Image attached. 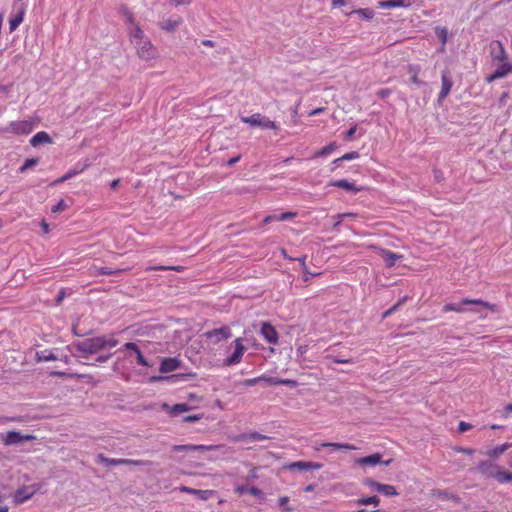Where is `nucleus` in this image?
<instances>
[{"instance_id":"f257e3e1","label":"nucleus","mask_w":512,"mask_h":512,"mask_svg":"<svg viewBox=\"0 0 512 512\" xmlns=\"http://www.w3.org/2000/svg\"><path fill=\"white\" fill-rule=\"evenodd\" d=\"M119 11L124 18L130 41L135 46L138 56L143 60L155 58L156 49L136 23L132 12L124 5L120 7Z\"/></svg>"},{"instance_id":"f03ea898","label":"nucleus","mask_w":512,"mask_h":512,"mask_svg":"<svg viewBox=\"0 0 512 512\" xmlns=\"http://www.w3.org/2000/svg\"><path fill=\"white\" fill-rule=\"evenodd\" d=\"M67 349L69 351H73V349H75L84 355L95 354L98 351L103 350V336H97L85 339L83 341L73 342L67 346Z\"/></svg>"},{"instance_id":"7ed1b4c3","label":"nucleus","mask_w":512,"mask_h":512,"mask_svg":"<svg viewBox=\"0 0 512 512\" xmlns=\"http://www.w3.org/2000/svg\"><path fill=\"white\" fill-rule=\"evenodd\" d=\"M35 128L32 120L11 121L6 126L0 128L2 134L28 135Z\"/></svg>"},{"instance_id":"20e7f679","label":"nucleus","mask_w":512,"mask_h":512,"mask_svg":"<svg viewBox=\"0 0 512 512\" xmlns=\"http://www.w3.org/2000/svg\"><path fill=\"white\" fill-rule=\"evenodd\" d=\"M464 305H475V306H481V307H484L486 309H489V310H492L494 311L496 306L494 304H491L489 302H486L482 299H469V298H464L460 304H455V303H447L444 305L443 307V312H450V311H454V312H457V313H463L466 311V309L463 307Z\"/></svg>"},{"instance_id":"39448f33","label":"nucleus","mask_w":512,"mask_h":512,"mask_svg":"<svg viewBox=\"0 0 512 512\" xmlns=\"http://www.w3.org/2000/svg\"><path fill=\"white\" fill-rule=\"evenodd\" d=\"M241 121L243 123L249 124L250 126L261 127L267 130L279 129V125L275 121L270 120L260 113H254L250 116H243L241 117Z\"/></svg>"},{"instance_id":"423d86ee","label":"nucleus","mask_w":512,"mask_h":512,"mask_svg":"<svg viewBox=\"0 0 512 512\" xmlns=\"http://www.w3.org/2000/svg\"><path fill=\"white\" fill-rule=\"evenodd\" d=\"M258 383H265L269 386H277V385H286V386H294L296 383L290 379H281L278 377H271L266 375H261L259 377L246 379L243 381V385L247 387L254 386Z\"/></svg>"},{"instance_id":"0eeeda50","label":"nucleus","mask_w":512,"mask_h":512,"mask_svg":"<svg viewBox=\"0 0 512 512\" xmlns=\"http://www.w3.org/2000/svg\"><path fill=\"white\" fill-rule=\"evenodd\" d=\"M35 439L36 437L32 434H22L16 430L0 433V440L5 446L18 445L22 442L32 441Z\"/></svg>"},{"instance_id":"6e6552de","label":"nucleus","mask_w":512,"mask_h":512,"mask_svg":"<svg viewBox=\"0 0 512 512\" xmlns=\"http://www.w3.org/2000/svg\"><path fill=\"white\" fill-rule=\"evenodd\" d=\"M234 351L228 357H226L223 361V365L226 367L234 366L239 364L242 361L243 355L246 352L247 348L243 344L242 338H236L233 341Z\"/></svg>"},{"instance_id":"1a4fd4ad","label":"nucleus","mask_w":512,"mask_h":512,"mask_svg":"<svg viewBox=\"0 0 512 512\" xmlns=\"http://www.w3.org/2000/svg\"><path fill=\"white\" fill-rule=\"evenodd\" d=\"M204 335L207 339L216 344L230 338L232 336V331L229 326H222L220 328L209 330Z\"/></svg>"},{"instance_id":"9d476101","label":"nucleus","mask_w":512,"mask_h":512,"mask_svg":"<svg viewBox=\"0 0 512 512\" xmlns=\"http://www.w3.org/2000/svg\"><path fill=\"white\" fill-rule=\"evenodd\" d=\"M222 447V445L182 444L172 446V450L174 452L214 451Z\"/></svg>"},{"instance_id":"9b49d317","label":"nucleus","mask_w":512,"mask_h":512,"mask_svg":"<svg viewBox=\"0 0 512 512\" xmlns=\"http://www.w3.org/2000/svg\"><path fill=\"white\" fill-rule=\"evenodd\" d=\"M365 485L370 487L372 490L381 493L385 496H395L397 495L396 488L389 484H382L373 479L365 480Z\"/></svg>"},{"instance_id":"f8f14e48","label":"nucleus","mask_w":512,"mask_h":512,"mask_svg":"<svg viewBox=\"0 0 512 512\" xmlns=\"http://www.w3.org/2000/svg\"><path fill=\"white\" fill-rule=\"evenodd\" d=\"M260 334L266 340L267 343L276 345L279 341V334L275 327L269 322H263L261 324Z\"/></svg>"},{"instance_id":"ddd939ff","label":"nucleus","mask_w":512,"mask_h":512,"mask_svg":"<svg viewBox=\"0 0 512 512\" xmlns=\"http://www.w3.org/2000/svg\"><path fill=\"white\" fill-rule=\"evenodd\" d=\"M477 470L484 476L497 480L500 467L491 461H482L478 464Z\"/></svg>"},{"instance_id":"4468645a","label":"nucleus","mask_w":512,"mask_h":512,"mask_svg":"<svg viewBox=\"0 0 512 512\" xmlns=\"http://www.w3.org/2000/svg\"><path fill=\"white\" fill-rule=\"evenodd\" d=\"M14 7L17 9V11L13 12L9 19V31L11 33L14 32L23 22L24 15L26 12V5L24 4H21L18 7L16 6V4H14Z\"/></svg>"},{"instance_id":"2eb2a0df","label":"nucleus","mask_w":512,"mask_h":512,"mask_svg":"<svg viewBox=\"0 0 512 512\" xmlns=\"http://www.w3.org/2000/svg\"><path fill=\"white\" fill-rule=\"evenodd\" d=\"M453 85L449 71L444 70L441 74V90L438 94V102L443 101L451 91Z\"/></svg>"},{"instance_id":"dca6fc26","label":"nucleus","mask_w":512,"mask_h":512,"mask_svg":"<svg viewBox=\"0 0 512 512\" xmlns=\"http://www.w3.org/2000/svg\"><path fill=\"white\" fill-rule=\"evenodd\" d=\"M35 489L33 486H24L17 489L13 495V501L15 504H22L25 501L29 500L34 494Z\"/></svg>"},{"instance_id":"f3484780","label":"nucleus","mask_w":512,"mask_h":512,"mask_svg":"<svg viewBox=\"0 0 512 512\" xmlns=\"http://www.w3.org/2000/svg\"><path fill=\"white\" fill-rule=\"evenodd\" d=\"M192 406L187 403H177L174 405L163 404V410L171 417H176L184 412L192 410Z\"/></svg>"},{"instance_id":"a211bd4d","label":"nucleus","mask_w":512,"mask_h":512,"mask_svg":"<svg viewBox=\"0 0 512 512\" xmlns=\"http://www.w3.org/2000/svg\"><path fill=\"white\" fill-rule=\"evenodd\" d=\"M391 459L383 462L384 465L388 466L391 463ZM356 463L361 466H376L382 463V456L380 453H375L366 457H362L356 460Z\"/></svg>"},{"instance_id":"6ab92c4d","label":"nucleus","mask_w":512,"mask_h":512,"mask_svg":"<svg viewBox=\"0 0 512 512\" xmlns=\"http://www.w3.org/2000/svg\"><path fill=\"white\" fill-rule=\"evenodd\" d=\"M490 54L494 60L503 62L507 60V54L503 44L500 41H493L490 44Z\"/></svg>"},{"instance_id":"aec40b11","label":"nucleus","mask_w":512,"mask_h":512,"mask_svg":"<svg viewBox=\"0 0 512 512\" xmlns=\"http://www.w3.org/2000/svg\"><path fill=\"white\" fill-rule=\"evenodd\" d=\"M322 467L323 465L321 463L310 461H297L287 465V469L289 470H319Z\"/></svg>"},{"instance_id":"412c9836","label":"nucleus","mask_w":512,"mask_h":512,"mask_svg":"<svg viewBox=\"0 0 512 512\" xmlns=\"http://www.w3.org/2000/svg\"><path fill=\"white\" fill-rule=\"evenodd\" d=\"M179 491L195 495L200 500H208L215 492L213 490H198L188 486L179 487Z\"/></svg>"},{"instance_id":"4be33fe9","label":"nucleus","mask_w":512,"mask_h":512,"mask_svg":"<svg viewBox=\"0 0 512 512\" xmlns=\"http://www.w3.org/2000/svg\"><path fill=\"white\" fill-rule=\"evenodd\" d=\"M122 349L133 351L136 355V360H137L138 365L143 366V367L150 366V364L148 363V361L143 356L142 352L140 351V349L138 348V346L135 343L127 342L122 346L121 350Z\"/></svg>"},{"instance_id":"5701e85b","label":"nucleus","mask_w":512,"mask_h":512,"mask_svg":"<svg viewBox=\"0 0 512 512\" xmlns=\"http://www.w3.org/2000/svg\"><path fill=\"white\" fill-rule=\"evenodd\" d=\"M180 364L181 362L177 358H163L160 363L159 371L161 373L173 372L180 367Z\"/></svg>"},{"instance_id":"b1692460","label":"nucleus","mask_w":512,"mask_h":512,"mask_svg":"<svg viewBox=\"0 0 512 512\" xmlns=\"http://www.w3.org/2000/svg\"><path fill=\"white\" fill-rule=\"evenodd\" d=\"M330 186L342 188L350 193H357L362 190L361 187L357 186L355 182H350L347 179H339L330 182Z\"/></svg>"},{"instance_id":"393cba45","label":"nucleus","mask_w":512,"mask_h":512,"mask_svg":"<svg viewBox=\"0 0 512 512\" xmlns=\"http://www.w3.org/2000/svg\"><path fill=\"white\" fill-rule=\"evenodd\" d=\"M413 4V0H384L379 2V7L384 9L408 8Z\"/></svg>"},{"instance_id":"a878e982","label":"nucleus","mask_w":512,"mask_h":512,"mask_svg":"<svg viewBox=\"0 0 512 512\" xmlns=\"http://www.w3.org/2000/svg\"><path fill=\"white\" fill-rule=\"evenodd\" d=\"M50 144L52 143V138L50 135L44 131L37 132L32 138L30 139V144L33 147H37L40 144Z\"/></svg>"},{"instance_id":"bb28decb","label":"nucleus","mask_w":512,"mask_h":512,"mask_svg":"<svg viewBox=\"0 0 512 512\" xmlns=\"http://www.w3.org/2000/svg\"><path fill=\"white\" fill-rule=\"evenodd\" d=\"M97 462L104 464L105 466L127 465V459L108 458V457H105L103 454H98Z\"/></svg>"},{"instance_id":"cd10ccee","label":"nucleus","mask_w":512,"mask_h":512,"mask_svg":"<svg viewBox=\"0 0 512 512\" xmlns=\"http://www.w3.org/2000/svg\"><path fill=\"white\" fill-rule=\"evenodd\" d=\"M511 447H512V443L506 442L504 444L498 445V446L488 450L486 452V455L489 456L490 458H497Z\"/></svg>"},{"instance_id":"c85d7f7f","label":"nucleus","mask_w":512,"mask_h":512,"mask_svg":"<svg viewBox=\"0 0 512 512\" xmlns=\"http://www.w3.org/2000/svg\"><path fill=\"white\" fill-rule=\"evenodd\" d=\"M181 23V19H163L159 26L162 30L173 32Z\"/></svg>"},{"instance_id":"c756f323","label":"nucleus","mask_w":512,"mask_h":512,"mask_svg":"<svg viewBox=\"0 0 512 512\" xmlns=\"http://www.w3.org/2000/svg\"><path fill=\"white\" fill-rule=\"evenodd\" d=\"M58 359L59 357L48 349L36 352V360L38 362L55 361Z\"/></svg>"},{"instance_id":"7c9ffc66","label":"nucleus","mask_w":512,"mask_h":512,"mask_svg":"<svg viewBox=\"0 0 512 512\" xmlns=\"http://www.w3.org/2000/svg\"><path fill=\"white\" fill-rule=\"evenodd\" d=\"M325 448H328L331 452L338 451V450H345V451L356 450V447L352 444L334 443V442H327V445Z\"/></svg>"},{"instance_id":"2f4dec72","label":"nucleus","mask_w":512,"mask_h":512,"mask_svg":"<svg viewBox=\"0 0 512 512\" xmlns=\"http://www.w3.org/2000/svg\"><path fill=\"white\" fill-rule=\"evenodd\" d=\"M86 167L87 164H84L82 166L77 165L76 167L69 169L57 182L62 183L64 181L71 179L72 177L83 172Z\"/></svg>"},{"instance_id":"473e14b6","label":"nucleus","mask_w":512,"mask_h":512,"mask_svg":"<svg viewBox=\"0 0 512 512\" xmlns=\"http://www.w3.org/2000/svg\"><path fill=\"white\" fill-rule=\"evenodd\" d=\"M337 148H338V146H337L336 142H331L328 145L324 146L322 149L318 150L314 154L313 157L320 158V157L328 156V155L332 154Z\"/></svg>"},{"instance_id":"72a5a7b5","label":"nucleus","mask_w":512,"mask_h":512,"mask_svg":"<svg viewBox=\"0 0 512 512\" xmlns=\"http://www.w3.org/2000/svg\"><path fill=\"white\" fill-rule=\"evenodd\" d=\"M123 272V269H110L108 267H93V275H119Z\"/></svg>"},{"instance_id":"f704fd0d","label":"nucleus","mask_w":512,"mask_h":512,"mask_svg":"<svg viewBox=\"0 0 512 512\" xmlns=\"http://www.w3.org/2000/svg\"><path fill=\"white\" fill-rule=\"evenodd\" d=\"M382 256L388 267H393L396 261L401 257L400 255L389 250H383Z\"/></svg>"},{"instance_id":"c9c22d12","label":"nucleus","mask_w":512,"mask_h":512,"mask_svg":"<svg viewBox=\"0 0 512 512\" xmlns=\"http://www.w3.org/2000/svg\"><path fill=\"white\" fill-rule=\"evenodd\" d=\"M236 492L239 494V495H243L245 493H249L251 495H254V496H260L262 495V491L256 487H251V488H248L247 486H244V485H239L236 487Z\"/></svg>"},{"instance_id":"e433bc0d","label":"nucleus","mask_w":512,"mask_h":512,"mask_svg":"<svg viewBox=\"0 0 512 512\" xmlns=\"http://www.w3.org/2000/svg\"><path fill=\"white\" fill-rule=\"evenodd\" d=\"M511 71L512 65L508 63L506 60L503 61L502 64L499 65L495 70L496 76H500L501 78L505 77Z\"/></svg>"},{"instance_id":"4c0bfd02","label":"nucleus","mask_w":512,"mask_h":512,"mask_svg":"<svg viewBox=\"0 0 512 512\" xmlns=\"http://www.w3.org/2000/svg\"><path fill=\"white\" fill-rule=\"evenodd\" d=\"M380 503V499L377 496H369V497H362L356 500V504L358 505H375L378 506Z\"/></svg>"},{"instance_id":"58836bf2","label":"nucleus","mask_w":512,"mask_h":512,"mask_svg":"<svg viewBox=\"0 0 512 512\" xmlns=\"http://www.w3.org/2000/svg\"><path fill=\"white\" fill-rule=\"evenodd\" d=\"M353 13L358 14L361 18L365 20H371L375 16V12L370 8H360L353 11Z\"/></svg>"},{"instance_id":"ea45409f","label":"nucleus","mask_w":512,"mask_h":512,"mask_svg":"<svg viewBox=\"0 0 512 512\" xmlns=\"http://www.w3.org/2000/svg\"><path fill=\"white\" fill-rule=\"evenodd\" d=\"M497 481L500 484L512 482V472H505V471L500 470V473L498 474Z\"/></svg>"},{"instance_id":"a19ab883","label":"nucleus","mask_w":512,"mask_h":512,"mask_svg":"<svg viewBox=\"0 0 512 512\" xmlns=\"http://www.w3.org/2000/svg\"><path fill=\"white\" fill-rule=\"evenodd\" d=\"M39 162L38 158H29V159H26L25 162L23 163V165L19 168V171L22 173V172H25L27 169L37 165Z\"/></svg>"},{"instance_id":"79ce46f5","label":"nucleus","mask_w":512,"mask_h":512,"mask_svg":"<svg viewBox=\"0 0 512 512\" xmlns=\"http://www.w3.org/2000/svg\"><path fill=\"white\" fill-rule=\"evenodd\" d=\"M268 439H270V437H268L264 434H261L259 432H250L249 433V442L264 441V440H268Z\"/></svg>"},{"instance_id":"37998d69","label":"nucleus","mask_w":512,"mask_h":512,"mask_svg":"<svg viewBox=\"0 0 512 512\" xmlns=\"http://www.w3.org/2000/svg\"><path fill=\"white\" fill-rule=\"evenodd\" d=\"M436 34L441 43L444 45L447 42L448 31L445 27L437 28Z\"/></svg>"},{"instance_id":"c03bdc74","label":"nucleus","mask_w":512,"mask_h":512,"mask_svg":"<svg viewBox=\"0 0 512 512\" xmlns=\"http://www.w3.org/2000/svg\"><path fill=\"white\" fill-rule=\"evenodd\" d=\"M118 344V340L114 338L113 336L106 338L103 336V349L105 348H112L115 347Z\"/></svg>"},{"instance_id":"a18cd8bd","label":"nucleus","mask_w":512,"mask_h":512,"mask_svg":"<svg viewBox=\"0 0 512 512\" xmlns=\"http://www.w3.org/2000/svg\"><path fill=\"white\" fill-rule=\"evenodd\" d=\"M331 358L334 363H338V364H351V363L355 362L354 359H352V358H345L340 355L331 356Z\"/></svg>"},{"instance_id":"49530a36","label":"nucleus","mask_w":512,"mask_h":512,"mask_svg":"<svg viewBox=\"0 0 512 512\" xmlns=\"http://www.w3.org/2000/svg\"><path fill=\"white\" fill-rule=\"evenodd\" d=\"M127 465L133 466H151L152 462L148 460H135V459H127Z\"/></svg>"},{"instance_id":"de8ad7c7","label":"nucleus","mask_w":512,"mask_h":512,"mask_svg":"<svg viewBox=\"0 0 512 512\" xmlns=\"http://www.w3.org/2000/svg\"><path fill=\"white\" fill-rule=\"evenodd\" d=\"M359 157H360L359 152L351 151V152H348V153H345L344 155H342L340 157V160H342V161H351V160L358 159Z\"/></svg>"},{"instance_id":"09e8293b","label":"nucleus","mask_w":512,"mask_h":512,"mask_svg":"<svg viewBox=\"0 0 512 512\" xmlns=\"http://www.w3.org/2000/svg\"><path fill=\"white\" fill-rule=\"evenodd\" d=\"M203 418V414H193L183 417L182 421L186 423H195L200 421Z\"/></svg>"},{"instance_id":"8fccbe9b","label":"nucleus","mask_w":512,"mask_h":512,"mask_svg":"<svg viewBox=\"0 0 512 512\" xmlns=\"http://www.w3.org/2000/svg\"><path fill=\"white\" fill-rule=\"evenodd\" d=\"M234 442H249V433H241L230 437Z\"/></svg>"},{"instance_id":"3c124183","label":"nucleus","mask_w":512,"mask_h":512,"mask_svg":"<svg viewBox=\"0 0 512 512\" xmlns=\"http://www.w3.org/2000/svg\"><path fill=\"white\" fill-rule=\"evenodd\" d=\"M408 300V296L405 295L403 296L402 298H400L398 300V302L396 304H394L392 307L389 308V311L391 313H394L395 311H397L399 309L400 306H402L406 301Z\"/></svg>"},{"instance_id":"603ef678","label":"nucleus","mask_w":512,"mask_h":512,"mask_svg":"<svg viewBox=\"0 0 512 512\" xmlns=\"http://www.w3.org/2000/svg\"><path fill=\"white\" fill-rule=\"evenodd\" d=\"M357 131V125H353L349 130H347L344 134V140L350 141L352 140L355 132Z\"/></svg>"},{"instance_id":"864d4df0","label":"nucleus","mask_w":512,"mask_h":512,"mask_svg":"<svg viewBox=\"0 0 512 512\" xmlns=\"http://www.w3.org/2000/svg\"><path fill=\"white\" fill-rule=\"evenodd\" d=\"M66 203L64 200H60L56 205H54L52 207V212L53 213H58V212H61L63 211L65 208H66Z\"/></svg>"},{"instance_id":"5fc2aeb1","label":"nucleus","mask_w":512,"mask_h":512,"mask_svg":"<svg viewBox=\"0 0 512 512\" xmlns=\"http://www.w3.org/2000/svg\"><path fill=\"white\" fill-rule=\"evenodd\" d=\"M295 216H296L295 212H283V213L279 214L278 219L280 221H287V220H289V219H291V218H293Z\"/></svg>"},{"instance_id":"6e6d98bb","label":"nucleus","mask_w":512,"mask_h":512,"mask_svg":"<svg viewBox=\"0 0 512 512\" xmlns=\"http://www.w3.org/2000/svg\"><path fill=\"white\" fill-rule=\"evenodd\" d=\"M51 374H52V375H54V376H57V377H59V378H67V377L72 378V377H79V375H77V374H68V373L63 372V371H54V372H52Z\"/></svg>"},{"instance_id":"4d7b16f0","label":"nucleus","mask_w":512,"mask_h":512,"mask_svg":"<svg viewBox=\"0 0 512 512\" xmlns=\"http://www.w3.org/2000/svg\"><path fill=\"white\" fill-rule=\"evenodd\" d=\"M472 428V425L470 423L460 421L458 424V430L459 432H466Z\"/></svg>"},{"instance_id":"13d9d810","label":"nucleus","mask_w":512,"mask_h":512,"mask_svg":"<svg viewBox=\"0 0 512 512\" xmlns=\"http://www.w3.org/2000/svg\"><path fill=\"white\" fill-rule=\"evenodd\" d=\"M278 217H279V214H272V215H268V216H266V217L263 219V224H269V223H271V222H273V221H280V220L278 219Z\"/></svg>"},{"instance_id":"bf43d9fd","label":"nucleus","mask_w":512,"mask_h":512,"mask_svg":"<svg viewBox=\"0 0 512 512\" xmlns=\"http://www.w3.org/2000/svg\"><path fill=\"white\" fill-rule=\"evenodd\" d=\"M327 445V442H314L312 445V449L315 452H320L323 448H325Z\"/></svg>"},{"instance_id":"052dcab7","label":"nucleus","mask_w":512,"mask_h":512,"mask_svg":"<svg viewBox=\"0 0 512 512\" xmlns=\"http://www.w3.org/2000/svg\"><path fill=\"white\" fill-rule=\"evenodd\" d=\"M9 507L5 504V496L0 494V512H8Z\"/></svg>"},{"instance_id":"680f3d73","label":"nucleus","mask_w":512,"mask_h":512,"mask_svg":"<svg viewBox=\"0 0 512 512\" xmlns=\"http://www.w3.org/2000/svg\"><path fill=\"white\" fill-rule=\"evenodd\" d=\"M354 216L353 213H340V214H337L336 215V218L338 219L337 222L335 223V226L339 225L342 221V219H344L345 217H352Z\"/></svg>"},{"instance_id":"e2e57ef3","label":"nucleus","mask_w":512,"mask_h":512,"mask_svg":"<svg viewBox=\"0 0 512 512\" xmlns=\"http://www.w3.org/2000/svg\"><path fill=\"white\" fill-rule=\"evenodd\" d=\"M455 451L463 453V454H467V455H472L474 453L473 449L465 448V447H456Z\"/></svg>"},{"instance_id":"0e129e2a","label":"nucleus","mask_w":512,"mask_h":512,"mask_svg":"<svg viewBox=\"0 0 512 512\" xmlns=\"http://www.w3.org/2000/svg\"><path fill=\"white\" fill-rule=\"evenodd\" d=\"M410 82L415 84V85H422L424 84L423 81H421L419 78H418V75L417 73H414L411 77H410Z\"/></svg>"},{"instance_id":"69168bd1","label":"nucleus","mask_w":512,"mask_h":512,"mask_svg":"<svg viewBox=\"0 0 512 512\" xmlns=\"http://www.w3.org/2000/svg\"><path fill=\"white\" fill-rule=\"evenodd\" d=\"M500 78H501L500 76H496V72L494 71L492 74L487 76L486 81L488 83H491V82L495 81L496 79H500Z\"/></svg>"},{"instance_id":"338daca9","label":"nucleus","mask_w":512,"mask_h":512,"mask_svg":"<svg viewBox=\"0 0 512 512\" xmlns=\"http://www.w3.org/2000/svg\"><path fill=\"white\" fill-rule=\"evenodd\" d=\"M109 358H110V354L109 355H100L96 358V362L103 363V362H106Z\"/></svg>"},{"instance_id":"774afa93","label":"nucleus","mask_w":512,"mask_h":512,"mask_svg":"<svg viewBox=\"0 0 512 512\" xmlns=\"http://www.w3.org/2000/svg\"><path fill=\"white\" fill-rule=\"evenodd\" d=\"M240 160V155L233 157L227 161V165L232 166Z\"/></svg>"}]
</instances>
